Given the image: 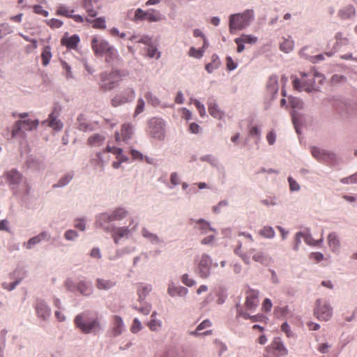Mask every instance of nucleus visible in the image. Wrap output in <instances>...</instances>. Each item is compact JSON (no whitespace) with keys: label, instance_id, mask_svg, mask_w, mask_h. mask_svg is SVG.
<instances>
[{"label":"nucleus","instance_id":"1","mask_svg":"<svg viewBox=\"0 0 357 357\" xmlns=\"http://www.w3.org/2000/svg\"><path fill=\"white\" fill-rule=\"evenodd\" d=\"M91 48L96 56H104L105 62L112 66L120 61L118 51L105 39L93 36L91 39Z\"/></svg>","mask_w":357,"mask_h":357},{"label":"nucleus","instance_id":"2","mask_svg":"<svg viewBox=\"0 0 357 357\" xmlns=\"http://www.w3.org/2000/svg\"><path fill=\"white\" fill-rule=\"evenodd\" d=\"M241 247L242 243H239L238 245L235 248L234 252L238 255L245 264H250V257H252V260L255 262L266 266L272 262V258L264 251L252 248L248 252H243Z\"/></svg>","mask_w":357,"mask_h":357},{"label":"nucleus","instance_id":"3","mask_svg":"<svg viewBox=\"0 0 357 357\" xmlns=\"http://www.w3.org/2000/svg\"><path fill=\"white\" fill-rule=\"evenodd\" d=\"M75 324L84 333H97L101 329L98 317H89V312L77 314L74 320Z\"/></svg>","mask_w":357,"mask_h":357},{"label":"nucleus","instance_id":"4","mask_svg":"<svg viewBox=\"0 0 357 357\" xmlns=\"http://www.w3.org/2000/svg\"><path fill=\"white\" fill-rule=\"evenodd\" d=\"M254 17V10L251 9L245 10L242 13L231 15L229 22L230 33H234L235 31H241L246 28L253 21Z\"/></svg>","mask_w":357,"mask_h":357},{"label":"nucleus","instance_id":"5","mask_svg":"<svg viewBox=\"0 0 357 357\" xmlns=\"http://www.w3.org/2000/svg\"><path fill=\"white\" fill-rule=\"evenodd\" d=\"M127 73L121 70H113L110 73L103 72L100 75V89L103 91L116 88Z\"/></svg>","mask_w":357,"mask_h":357},{"label":"nucleus","instance_id":"6","mask_svg":"<svg viewBox=\"0 0 357 357\" xmlns=\"http://www.w3.org/2000/svg\"><path fill=\"white\" fill-rule=\"evenodd\" d=\"M128 214V212L123 208H115L110 213H103L100 214L96 221V225L98 227L102 228L104 231H109L110 224L113 221H119L125 218Z\"/></svg>","mask_w":357,"mask_h":357},{"label":"nucleus","instance_id":"7","mask_svg":"<svg viewBox=\"0 0 357 357\" xmlns=\"http://www.w3.org/2000/svg\"><path fill=\"white\" fill-rule=\"evenodd\" d=\"M319 79V82H321L322 80V75L319 73H315L312 79L308 81L302 79L301 81L296 78L293 81V87L298 91H307L310 92L312 90L317 89V86L315 84L314 79Z\"/></svg>","mask_w":357,"mask_h":357},{"label":"nucleus","instance_id":"8","mask_svg":"<svg viewBox=\"0 0 357 357\" xmlns=\"http://www.w3.org/2000/svg\"><path fill=\"white\" fill-rule=\"evenodd\" d=\"M135 98V91L133 88L128 87L120 94L115 96L111 100L113 107H119L127 102L132 101Z\"/></svg>","mask_w":357,"mask_h":357},{"label":"nucleus","instance_id":"9","mask_svg":"<svg viewBox=\"0 0 357 357\" xmlns=\"http://www.w3.org/2000/svg\"><path fill=\"white\" fill-rule=\"evenodd\" d=\"M314 313L319 320L326 321L331 318L333 310L331 307L325 301L318 300Z\"/></svg>","mask_w":357,"mask_h":357},{"label":"nucleus","instance_id":"10","mask_svg":"<svg viewBox=\"0 0 357 357\" xmlns=\"http://www.w3.org/2000/svg\"><path fill=\"white\" fill-rule=\"evenodd\" d=\"M212 260L206 254L202 255L198 260L197 272L202 278H206L210 275Z\"/></svg>","mask_w":357,"mask_h":357},{"label":"nucleus","instance_id":"11","mask_svg":"<svg viewBox=\"0 0 357 357\" xmlns=\"http://www.w3.org/2000/svg\"><path fill=\"white\" fill-rule=\"evenodd\" d=\"M38 120H20L15 122L12 130V137H16L22 130L29 131L37 128Z\"/></svg>","mask_w":357,"mask_h":357},{"label":"nucleus","instance_id":"12","mask_svg":"<svg viewBox=\"0 0 357 357\" xmlns=\"http://www.w3.org/2000/svg\"><path fill=\"white\" fill-rule=\"evenodd\" d=\"M150 132L155 138L162 139L165 137V122L162 119L153 118L149 121Z\"/></svg>","mask_w":357,"mask_h":357},{"label":"nucleus","instance_id":"13","mask_svg":"<svg viewBox=\"0 0 357 357\" xmlns=\"http://www.w3.org/2000/svg\"><path fill=\"white\" fill-rule=\"evenodd\" d=\"M160 20L159 13L153 10L144 11L141 8H137L135 10L133 21L137 22L138 21L147 20L149 22H157Z\"/></svg>","mask_w":357,"mask_h":357},{"label":"nucleus","instance_id":"14","mask_svg":"<svg viewBox=\"0 0 357 357\" xmlns=\"http://www.w3.org/2000/svg\"><path fill=\"white\" fill-rule=\"evenodd\" d=\"M105 231L111 234L112 238L116 244L119 243V238H127L130 234V229L128 227H116L114 225L110 226V230Z\"/></svg>","mask_w":357,"mask_h":357},{"label":"nucleus","instance_id":"15","mask_svg":"<svg viewBox=\"0 0 357 357\" xmlns=\"http://www.w3.org/2000/svg\"><path fill=\"white\" fill-rule=\"evenodd\" d=\"M259 293L257 290L249 289L246 291L245 306L248 310H253L259 304Z\"/></svg>","mask_w":357,"mask_h":357},{"label":"nucleus","instance_id":"16","mask_svg":"<svg viewBox=\"0 0 357 357\" xmlns=\"http://www.w3.org/2000/svg\"><path fill=\"white\" fill-rule=\"evenodd\" d=\"M79 42L78 35L69 36L68 33H66L61 39V45L65 46L68 50H77Z\"/></svg>","mask_w":357,"mask_h":357},{"label":"nucleus","instance_id":"17","mask_svg":"<svg viewBox=\"0 0 357 357\" xmlns=\"http://www.w3.org/2000/svg\"><path fill=\"white\" fill-rule=\"evenodd\" d=\"M132 126L130 123H124L121 126V132H116L115 139L116 142H127L132 137Z\"/></svg>","mask_w":357,"mask_h":357},{"label":"nucleus","instance_id":"18","mask_svg":"<svg viewBox=\"0 0 357 357\" xmlns=\"http://www.w3.org/2000/svg\"><path fill=\"white\" fill-rule=\"evenodd\" d=\"M36 310L38 315L44 319L50 316L51 310L44 301L38 300L36 305Z\"/></svg>","mask_w":357,"mask_h":357},{"label":"nucleus","instance_id":"19","mask_svg":"<svg viewBox=\"0 0 357 357\" xmlns=\"http://www.w3.org/2000/svg\"><path fill=\"white\" fill-rule=\"evenodd\" d=\"M210 326H211V321L209 319H205L201 324H199L198 325V326L197 327L195 331H192L190 333L191 335H193V336L211 335L212 334L211 330H208V331H206L203 333H200L201 331H202L206 328H208Z\"/></svg>","mask_w":357,"mask_h":357},{"label":"nucleus","instance_id":"20","mask_svg":"<svg viewBox=\"0 0 357 357\" xmlns=\"http://www.w3.org/2000/svg\"><path fill=\"white\" fill-rule=\"evenodd\" d=\"M4 176L6 177L8 183L10 185L17 184L22 179V174L16 169L6 172Z\"/></svg>","mask_w":357,"mask_h":357},{"label":"nucleus","instance_id":"21","mask_svg":"<svg viewBox=\"0 0 357 357\" xmlns=\"http://www.w3.org/2000/svg\"><path fill=\"white\" fill-rule=\"evenodd\" d=\"M167 292L172 297L184 296L188 294V289L185 287L174 286L172 284L169 285Z\"/></svg>","mask_w":357,"mask_h":357},{"label":"nucleus","instance_id":"22","mask_svg":"<svg viewBox=\"0 0 357 357\" xmlns=\"http://www.w3.org/2000/svg\"><path fill=\"white\" fill-rule=\"evenodd\" d=\"M124 328L123 321L118 315H115L113 317L112 322V333L114 335L116 336L120 335Z\"/></svg>","mask_w":357,"mask_h":357},{"label":"nucleus","instance_id":"23","mask_svg":"<svg viewBox=\"0 0 357 357\" xmlns=\"http://www.w3.org/2000/svg\"><path fill=\"white\" fill-rule=\"evenodd\" d=\"M49 234L46 231H43L38 234V236H36L31 238H30L26 243V247L27 249H31L36 245L37 243H40L43 239H48L49 238Z\"/></svg>","mask_w":357,"mask_h":357},{"label":"nucleus","instance_id":"24","mask_svg":"<svg viewBox=\"0 0 357 357\" xmlns=\"http://www.w3.org/2000/svg\"><path fill=\"white\" fill-rule=\"evenodd\" d=\"M267 90L273 95L276 94L279 89L278 78L275 75H271L267 82Z\"/></svg>","mask_w":357,"mask_h":357},{"label":"nucleus","instance_id":"25","mask_svg":"<svg viewBox=\"0 0 357 357\" xmlns=\"http://www.w3.org/2000/svg\"><path fill=\"white\" fill-rule=\"evenodd\" d=\"M355 13V8L353 6H348L341 9L338 13V15L342 20H347L354 16Z\"/></svg>","mask_w":357,"mask_h":357},{"label":"nucleus","instance_id":"26","mask_svg":"<svg viewBox=\"0 0 357 357\" xmlns=\"http://www.w3.org/2000/svg\"><path fill=\"white\" fill-rule=\"evenodd\" d=\"M48 122L49 126L54 130H60L63 127V123L60 120L57 119V116L54 114V112L49 115Z\"/></svg>","mask_w":357,"mask_h":357},{"label":"nucleus","instance_id":"27","mask_svg":"<svg viewBox=\"0 0 357 357\" xmlns=\"http://www.w3.org/2000/svg\"><path fill=\"white\" fill-rule=\"evenodd\" d=\"M328 244L333 251H336L340 247V241L337 235L333 232L328 236Z\"/></svg>","mask_w":357,"mask_h":357},{"label":"nucleus","instance_id":"28","mask_svg":"<svg viewBox=\"0 0 357 357\" xmlns=\"http://www.w3.org/2000/svg\"><path fill=\"white\" fill-rule=\"evenodd\" d=\"M105 139V137L100 134H94L89 137L87 142L91 146H100Z\"/></svg>","mask_w":357,"mask_h":357},{"label":"nucleus","instance_id":"29","mask_svg":"<svg viewBox=\"0 0 357 357\" xmlns=\"http://www.w3.org/2000/svg\"><path fill=\"white\" fill-rule=\"evenodd\" d=\"M52 58L51 48L50 46H45L41 53V59L43 65L46 66L49 64Z\"/></svg>","mask_w":357,"mask_h":357},{"label":"nucleus","instance_id":"30","mask_svg":"<svg viewBox=\"0 0 357 357\" xmlns=\"http://www.w3.org/2000/svg\"><path fill=\"white\" fill-rule=\"evenodd\" d=\"M301 237L305 239V242L310 245H316L317 244V242L313 241L310 236L305 235V234H303L302 232H298L296 234V236H295V241L296 242V245H295V248H294L295 250L298 249V245L301 242Z\"/></svg>","mask_w":357,"mask_h":357},{"label":"nucleus","instance_id":"31","mask_svg":"<svg viewBox=\"0 0 357 357\" xmlns=\"http://www.w3.org/2000/svg\"><path fill=\"white\" fill-rule=\"evenodd\" d=\"M96 286L98 289H102V290H107L112 288L115 285V282H112L111 280H106L102 279H98L97 280Z\"/></svg>","mask_w":357,"mask_h":357},{"label":"nucleus","instance_id":"32","mask_svg":"<svg viewBox=\"0 0 357 357\" xmlns=\"http://www.w3.org/2000/svg\"><path fill=\"white\" fill-rule=\"evenodd\" d=\"M280 50L286 53L289 52L294 48V41L290 38H283V41L280 43Z\"/></svg>","mask_w":357,"mask_h":357},{"label":"nucleus","instance_id":"33","mask_svg":"<svg viewBox=\"0 0 357 357\" xmlns=\"http://www.w3.org/2000/svg\"><path fill=\"white\" fill-rule=\"evenodd\" d=\"M335 38L336 40L335 47L347 45L349 44V38L344 36V34L341 32L337 33L335 36Z\"/></svg>","mask_w":357,"mask_h":357},{"label":"nucleus","instance_id":"34","mask_svg":"<svg viewBox=\"0 0 357 357\" xmlns=\"http://www.w3.org/2000/svg\"><path fill=\"white\" fill-rule=\"evenodd\" d=\"M86 21L92 24L94 29H104L106 28L105 20L104 17H98L93 20L86 19Z\"/></svg>","mask_w":357,"mask_h":357},{"label":"nucleus","instance_id":"35","mask_svg":"<svg viewBox=\"0 0 357 357\" xmlns=\"http://www.w3.org/2000/svg\"><path fill=\"white\" fill-rule=\"evenodd\" d=\"M83 7L85 8L88 15L91 17H96L97 15V11L93 8L91 0H83Z\"/></svg>","mask_w":357,"mask_h":357},{"label":"nucleus","instance_id":"36","mask_svg":"<svg viewBox=\"0 0 357 357\" xmlns=\"http://www.w3.org/2000/svg\"><path fill=\"white\" fill-rule=\"evenodd\" d=\"M197 224L198 225V229L201 231L202 234H206L208 231H214V230L210 227L209 223L203 220H199L197 222Z\"/></svg>","mask_w":357,"mask_h":357},{"label":"nucleus","instance_id":"37","mask_svg":"<svg viewBox=\"0 0 357 357\" xmlns=\"http://www.w3.org/2000/svg\"><path fill=\"white\" fill-rule=\"evenodd\" d=\"M156 312H154L151 314V319L148 323V326L151 331H157L161 326V321L155 318Z\"/></svg>","mask_w":357,"mask_h":357},{"label":"nucleus","instance_id":"38","mask_svg":"<svg viewBox=\"0 0 357 357\" xmlns=\"http://www.w3.org/2000/svg\"><path fill=\"white\" fill-rule=\"evenodd\" d=\"M212 59H213L212 62L206 64V67H205L206 70L209 73H211L214 70L217 69L220 66V61H219L218 56L213 55Z\"/></svg>","mask_w":357,"mask_h":357},{"label":"nucleus","instance_id":"39","mask_svg":"<svg viewBox=\"0 0 357 357\" xmlns=\"http://www.w3.org/2000/svg\"><path fill=\"white\" fill-rule=\"evenodd\" d=\"M152 290L151 285L139 286L137 289V294L139 296V300H143L146 296Z\"/></svg>","mask_w":357,"mask_h":357},{"label":"nucleus","instance_id":"40","mask_svg":"<svg viewBox=\"0 0 357 357\" xmlns=\"http://www.w3.org/2000/svg\"><path fill=\"white\" fill-rule=\"evenodd\" d=\"M144 98L149 104L154 107L158 106L160 104L159 99L151 91L146 92L144 94Z\"/></svg>","mask_w":357,"mask_h":357},{"label":"nucleus","instance_id":"41","mask_svg":"<svg viewBox=\"0 0 357 357\" xmlns=\"http://www.w3.org/2000/svg\"><path fill=\"white\" fill-rule=\"evenodd\" d=\"M142 236L146 238H148L151 242L153 243H157L159 242V238L156 234L151 233L146 228H143L142 230Z\"/></svg>","mask_w":357,"mask_h":357},{"label":"nucleus","instance_id":"42","mask_svg":"<svg viewBox=\"0 0 357 357\" xmlns=\"http://www.w3.org/2000/svg\"><path fill=\"white\" fill-rule=\"evenodd\" d=\"M78 291L83 295L88 296L91 292V287L84 282H80L77 284Z\"/></svg>","mask_w":357,"mask_h":357},{"label":"nucleus","instance_id":"43","mask_svg":"<svg viewBox=\"0 0 357 357\" xmlns=\"http://www.w3.org/2000/svg\"><path fill=\"white\" fill-rule=\"evenodd\" d=\"M241 314L243 316V317L244 319H250L253 322H257V321L261 322V321H264L265 319H266V317L261 314L250 316L249 314L245 313H245L241 312Z\"/></svg>","mask_w":357,"mask_h":357},{"label":"nucleus","instance_id":"44","mask_svg":"<svg viewBox=\"0 0 357 357\" xmlns=\"http://www.w3.org/2000/svg\"><path fill=\"white\" fill-rule=\"evenodd\" d=\"M208 112L211 116H213V117H215L216 119L222 118V113L221 112V111L219 110V109L218 108V106L215 104L209 105Z\"/></svg>","mask_w":357,"mask_h":357},{"label":"nucleus","instance_id":"45","mask_svg":"<svg viewBox=\"0 0 357 357\" xmlns=\"http://www.w3.org/2000/svg\"><path fill=\"white\" fill-rule=\"evenodd\" d=\"M91 163L93 166L99 167L100 169V171H103L104 164H103V161H102L100 153H98L96 154V158L91 160Z\"/></svg>","mask_w":357,"mask_h":357},{"label":"nucleus","instance_id":"46","mask_svg":"<svg viewBox=\"0 0 357 357\" xmlns=\"http://www.w3.org/2000/svg\"><path fill=\"white\" fill-rule=\"evenodd\" d=\"M259 234L265 238H273L275 236V231L271 227H264L259 231Z\"/></svg>","mask_w":357,"mask_h":357},{"label":"nucleus","instance_id":"47","mask_svg":"<svg viewBox=\"0 0 357 357\" xmlns=\"http://www.w3.org/2000/svg\"><path fill=\"white\" fill-rule=\"evenodd\" d=\"M73 178V174H67L65 176H63L58 182L57 184H54L53 185L54 188L56 187H62L68 184L70 180Z\"/></svg>","mask_w":357,"mask_h":357},{"label":"nucleus","instance_id":"48","mask_svg":"<svg viewBox=\"0 0 357 357\" xmlns=\"http://www.w3.org/2000/svg\"><path fill=\"white\" fill-rule=\"evenodd\" d=\"M243 43L253 44L257 41V38L252 35L242 34L239 37Z\"/></svg>","mask_w":357,"mask_h":357},{"label":"nucleus","instance_id":"49","mask_svg":"<svg viewBox=\"0 0 357 357\" xmlns=\"http://www.w3.org/2000/svg\"><path fill=\"white\" fill-rule=\"evenodd\" d=\"M73 13V10H69L67 7L64 6H61L58 8L56 14L59 15H63L66 17H71V14Z\"/></svg>","mask_w":357,"mask_h":357},{"label":"nucleus","instance_id":"50","mask_svg":"<svg viewBox=\"0 0 357 357\" xmlns=\"http://www.w3.org/2000/svg\"><path fill=\"white\" fill-rule=\"evenodd\" d=\"M204 50L202 49L197 50L195 47H191L189 51V55L192 57L200 59L203 56Z\"/></svg>","mask_w":357,"mask_h":357},{"label":"nucleus","instance_id":"51","mask_svg":"<svg viewBox=\"0 0 357 357\" xmlns=\"http://www.w3.org/2000/svg\"><path fill=\"white\" fill-rule=\"evenodd\" d=\"M147 53L148 56L151 58L155 57L158 59L160 57V52L158 51L157 48L151 44L148 47Z\"/></svg>","mask_w":357,"mask_h":357},{"label":"nucleus","instance_id":"52","mask_svg":"<svg viewBox=\"0 0 357 357\" xmlns=\"http://www.w3.org/2000/svg\"><path fill=\"white\" fill-rule=\"evenodd\" d=\"M312 155L318 160L324 159L326 153L324 151L317 147H313L311 150Z\"/></svg>","mask_w":357,"mask_h":357},{"label":"nucleus","instance_id":"53","mask_svg":"<svg viewBox=\"0 0 357 357\" xmlns=\"http://www.w3.org/2000/svg\"><path fill=\"white\" fill-rule=\"evenodd\" d=\"M289 103L292 108L301 109L303 108V102L302 101L297 98H291L289 100Z\"/></svg>","mask_w":357,"mask_h":357},{"label":"nucleus","instance_id":"54","mask_svg":"<svg viewBox=\"0 0 357 357\" xmlns=\"http://www.w3.org/2000/svg\"><path fill=\"white\" fill-rule=\"evenodd\" d=\"M144 101L142 98H139L137 100V107L135 108V111L134 113V116H137L140 113H142L144 109Z\"/></svg>","mask_w":357,"mask_h":357},{"label":"nucleus","instance_id":"55","mask_svg":"<svg viewBox=\"0 0 357 357\" xmlns=\"http://www.w3.org/2000/svg\"><path fill=\"white\" fill-rule=\"evenodd\" d=\"M141 328H142V324H141L140 321H139L138 319L135 318L133 320L132 325L130 328V331H132V333H136L138 331H139L141 330Z\"/></svg>","mask_w":357,"mask_h":357},{"label":"nucleus","instance_id":"56","mask_svg":"<svg viewBox=\"0 0 357 357\" xmlns=\"http://www.w3.org/2000/svg\"><path fill=\"white\" fill-rule=\"evenodd\" d=\"M182 282L188 287H192L196 284V282L193 279L190 278L188 274L183 275Z\"/></svg>","mask_w":357,"mask_h":357},{"label":"nucleus","instance_id":"57","mask_svg":"<svg viewBox=\"0 0 357 357\" xmlns=\"http://www.w3.org/2000/svg\"><path fill=\"white\" fill-rule=\"evenodd\" d=\"M33 12L36 14L41 15L44 17L48 16L49 13L47 10H44L41 6L36 5L33 6Z\"/></svg>","mask_w":357,"mask_h":357},{"label":"nucleus","instance_id":"58","mask_svg":"<svg viewBox=\"0 0 357 357\" xmlns=\"http://www.w3.org/2000/svg\"><path fill=\"white\" fill-rule=\"evenodd\" d=\"M77 236H78L77 232L73 229H69V230L66 231L64 234L65 238L67 240H69V241L73 240L74 238L77 237Z\"/></svg>","mask_w":357,"mask_h":357},{"label":"nucleus","instance_id":"59","mask_svg":"<svg viewBox=\"0 0 357 357\" xmlns=\"http://www.w3.org/2000/svg\"><path fill=\"white\" fill-rule=\"evenodd\" d=\"M47 24L52 28H59L62 26L63 22L57 19H52L47 22Z\"/></svg>","mask_w":357,"mask_h":357},{"label":"nucleus","instance_id":"60","mask_svg":"<svg viewBox=\"0 0 357 357\" xmlns=\"http://www.w3.org/2000/svg\"><path fill=\"white\" fill-rule=\"evenodd\" d=\"M152 39L149 36H143L140 37V38L136 40V43H143L146 45H150L151 44Z\"/></svg>","mask_w":357,"mask_h":357},{"label":"nucleus","instance_id":"61","mask_svg":"<svg viewBox=\"0 0 357 357\" xmlns=\"http://www.w3.org/2000/svg\"><path fill=\"white\" fill-rule=\"evenodd\" d=\"M341 181L344 183H357V173L353 174L352 176L344 178L341 180Z\"/></svg>","mask_w":357,"mask_h":357},{"label":"nucleus","instance_id":"62","mask_svg":"<svg viewBox=\"0 0 357 357\" xmlns=\"http://www.w3.org/2000/svg\"><path fill=\"white\" fill-rule=\"evenodd\" d=\"M272 307V303L269 298H266L262 303V310L264 312H268Z\"/></svg>","mask_w":357,"mask_h":357},{"label":"nucleus","instance_id":"63","mask_svg":"<svg viewBox=\"0 0 357 357\" xmlns=\"http://www.w3.org/2000/svg\"><path fill=\"white\" fill-rule=\"evenodd\" d=\"M226 61L227 67L229 70H233L236 68V63L232 60V59L230 56H227Z\"/></svg>","mask_w":357,"mask_h":357},{"label":"nucleus","instance_id":"64","mask_svg":"<svg viewBox=\"0 0 357 357\" xmlns=\"http://www.w3.org/2000/svg\"><path fill=\"white\" fill-rule=\"evenodd\" d=\"M331 347V345L328 343H321L318 345L317 350L321 354H326L328 352V349Z\"/></svg>","mask_w":357,"mask_h":357}]
</instances>
